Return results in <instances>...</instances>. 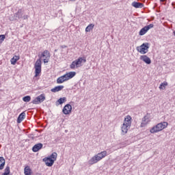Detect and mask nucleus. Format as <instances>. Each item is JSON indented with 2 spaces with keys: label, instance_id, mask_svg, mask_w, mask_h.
Returning a JSON list of instances; mask_svg holds the SVG:
<instances>
[{
  "label": "nucleus",
  "instance_id": "obj_1",
  "mask_svg": "<svg viewBox=\"0 0 175 175\" xmlns=\"http://www.w3.org/2000/svg\"><path fill=\"white\" fill-rule=\"evenodd\" d=\"M107 157V151L104 150L101 152L98 153L93 156L88 161V165H95V163H98L99 161H102L103 158H106Z\"/></svg>",
  "mask_w": 175,
  "mask_h": 175
},
{
  "label": "nucleus",
  "instance_id": "obj_2",
  "mask_svg": "<svg viewBox=\"0 0 175 175\" xmlns=\"http://www.w3.org/2000/svg\"><path fill=\"white\" fill-rule=\"evenodd\" d=\"M167 125H169L167 122H160L152 127L150 132V133H158V132H161V131H163V129L167 128Z\"/></svg>",
  "mask_w": 175,
  "mask_h": 175
},
{
  "label": "nucleus",
  "instance_id": "obj_3",
  "mask_svg": "<svg viewBox=\"0 0 175 175\" xmlns=\"http://www.w3.org/2000/svg\"><path fill=\"white\" fill-rule=\"evenodd\" d=\"M76 76V72H69L66 75L57 78V83L62 84V83H65V81H68V80H70V79H73Z\"/></svg>",
  "mask_w": 175,
  "mask_h": 175
},
{
  "label": "nucleus",
  "instance_id": "obj_4",
  "mask_svg": "<svg viewBox=\"0 0 175 175\" xmlns=\"http://www.w3.org/2000/svg\"><path fill=\"white\" fill-rule=\"evenodd\" d=\"M85 62H87V59H85V57H79L71 63L70 68V69L81 68V66H83V64H85Z\"/></svg>",
  "mask_w": 175,
  "mask_h": 175
},
{
  "label": "nucleus",
  "instance_id": "obj_5",
  "mask_svg": "<svg viewBox=\"0 0 175 175\" xmlns=\"http://www.w3.org/2000/svg\"><path fill=\"white\" fill-rule=\"evenodd\" d=\"M148 49H150L148 42L144 43L141 46H137V51L138 53H140V54H147V53H148Z\"/></svg>",
  "mask_w": 175,
  "mask_h": 175
},
{
  "label": "nucleus",
  "instance_id": "obj_6",
  "mask_svg": "<svg viewBox=\"0 0 175 175\" xmlns=\"http://www.w3.org/2000/svg\"><path fill=\"white\" fill-rule=\"evenodd\" d=\"M35 68V77H38L39 75L42 72V60L40 59H38L34 65Z\"/></svg>",
  "mask_w": 175,
  "mask_h": 175
},
{
  "label": "nucleus",
  "instance_id": "obj_7",
  "mask_svg": "<svg viewBox=\"0 0 175 175\" xmlns=\"http://www.w3.org/2000/svg\"><path fill=\"white\" fill-rule=\"evenodd\" d=\"M38 57L41 60L43 58L44 64H47L50 61V52L48 50H45L41 55H38Z\"/></svg>",
  "mask_w": 175,
  "mask_h": 175
},
{
  "label": "nucleus",
  "instance_id": "obj_8",
  "mask_svg": "<svg viewBox=\"0 0 175 175\" xmlns=\"http://www.w3.org/2000/svg\"><path fill=\"white\" fill-rule=\"evenodd\" d=\"M44 100H46V96L44 94H40L32 101V103L33 105H39V103H42V102H44Z\"/></svg>",
  "mask_w": 175,
  "mask_h": 175
},
{
  "label": "nucleus",
  "instance_id": "obj_9",
  "mask_svg": "<svg viewBox=\"0 0 175 175\" xmlns=\"http://www.w3.org/2000/svg\"><path fill=\"white\" fill-rule=\"evenodd\" d=\"M148 122H150V119L148 118V114H146L142 120L140 127L141 128H144L147 126L148 124Z\"/></svg>",
  "mask_w": 175,
  "mask_h": 175
},
{
  "label": "nucleus",
  "instance_id": "obj_10",
  "mask_svg": "<svg viewBox=\"0 0 175 175\" xmlns=\"http://www.w3.org/2000/svg\"><path fill=\"white\" fill-rule=\"evenodd\" d=\"M129 129H131V126H129V125L123 123L121 126L122 135H126L128 133V131H129Z\"/></svg>",
  "mask_w": 175,
  "mask_h": 175
},
{
  "label": "nucleus",
  "instance_id": "obj_11",
  "mask_svg": "<svg viewBox=\"0 0 175 175\" xmlns=\"http://www.w3.org/2000/svg\"><path fill=\"white\" fill-rule=\"evenodd\" d=\"M64 114L68 115L72 113V105L70 104L66 105L63 108Z\"/></svg>",
  "mask_w": 175,
  "mask_h": 175
},
{
  "label": "nucleus",
  "instance_id": "obj_12",
  "mask_svg": "<svg viewBox=\"0 0 175 175\" xmlns=\"http://www.w3.org/2000/svg\"><path fill=\"white\" fill-rule=\"evenodd\" d=\"M139 59L143 61V62H145V64H147V65H150L151 64V59L146 55H141Z\"/></svg>",
  "mask_w": 175,
  "mask_h": 175
},
{
  "label": "nucleus",
  "instance_id": "obj_13",
  "mask_svg": "<svg viewBox=\"0 0 175 175\" xmlns=\"http://www.w3.org/2000/svg\"><path fill=\"white\" fill-rule=\"evenodd\" d=\"M123 124L125 125H128L129 126H131L132 125V117L131 116L128 115L124 118V120Z\"/></svg>",
  "mask_w": 175,
  "mask_h": 175
},
{
  "label": "nucleus",
  "instance_id": "obj_14",
  "mask_svg": "<svg viewBox=\"0 0 175 175\" xmlns=\"http://www.w3.org/2000/svg\"><path fill=\"white\" fill-rule=\"evenodd\" d=\"M131 6H133V8H135V9H142V8H144V4L143 3L133 1L131 3Z\"/></svg>",
  "mask_w": 175,
  "mask_h": 175
},
{
  "label": "nucleus",
  "instance_id": "obj_15",
  "mask_svg": "<svg viewBox=\"0 0 175 175\" xmlns=\"http://www.w3.org/2000/svg\"><path fill=\"white\" fill-rule=\"evenodd\" d=\"M43 161L45 162L46 165L49 167L54 165V160H52L50 157H46L44 159Z\"/></svg>",
  "mask_w": 175,
  "mask_h": 175
},
{
  "label": "nucleus",
  "instance_id": "obj_16",
  "mask_svg": "<svg viewBox=\"0 0 175 175\" xmlns=\"http://www.w3.org/2000/svg\"><path fill=\"white\" fill-rule=\"evenodd\" d=\"M42 148H43V144L39 143L33 146L32 150L33 152H38V151H39V150H42Z\"/></svg>",
  "mask_w": 175,
  "mask_h": 175
},
{
  "label": "nucleus",
  "instance_id": "obj_17",
  "mask_svg": "<svg viewBox=\"0 0 175 175\" xmlns=\"http://www.w3.org/2000/svg\"><path fill=\"white\" fill-rule=\"evenodd\" d=\"M24 16V10L20 9L18 10L17 13L14 14L15 18H23Z\"/></svg>",
  "mask_w": 175,
  "mask_h": 175
},
{
  "label": "nucleus",
  "instance_id": "obj_18",
  "mask_svg": "<svg viewBox=\"0 0 175 175\" xmlns=\"http://www.w3.org/2000/svg\"><path fill=\"white\" fill-rule=\"evenodd\" d=\"M5 163L6 161H5V158L0 157V170H3Z\"/></svg>",
  "mask_w": 175,
  "mask_h": 175
},
{
  "label": "nucleus",
  "instance_id": "obj_19",
  "mask_svg": "<svg viewBox=\"0 0 175 175\" xmlns=\"http://www.w3.org/2000/svg\"><path fill=\"white\" fill-rule=\"evenodd\" d=\"M64 90V85L56 86L51 90V92H59Z\"/></svg>",
  "mask_w": 175,
  "mask_h": 175
},
{
  "label": "nucleus",
  "instance_id": "obj_20",
  "mask_svg": "<svg viewBox=\"0 0 175 175\" xmlns=\"http://www.w3.org/2000/svg\"><path fill=\"white\" fill-rule=\"evenodd\" d=\"M25 118V112H22L18 117L17 122L18 124H21V122Z\"/></svg>",
  "mask_w": 175,
  "mask_h": 175
},
{
  "label": "nucleus",
  "instance_id": "obj_21",
  "mask_svg": "<svg viewBox=\"0 0 175 175\" xmlns=\"http://www.w3.org/2000/svg\"><path fill=\"white\" fill-rule=\"evenodd\" d=\"M148 31V27H146V26H145L139 31V35H140V36H143V35H146V33H147Z\"/></svg>",
  "mask_w": 175,
  "mask_h": 175
},
{
  "label": "nucleus",
  "instance_id": "obj_22",
  "mask_svg": "<svg viewBox=\"0 0 175 175\" xmlns=\"http://www.w3.org/2000/svg\"><path fill=\"white\" fill-rule=\"evenodd\" d=\"M25 175H31L32 170L29 167V166H26L24 169Z\"/></svg>",
  "mask_w": 175,
  "mask_h": 175
},
{
  "label": "nucleus",
  "instance_id": "obj_23",
  "mask_svg": "<svg viewBox=\"0 0 175 175\" xmlns=\"http://www.w3.org/2000/svg\"><path fill=\"white\" fill-rule=\"evenodd\" d=\"M20 59V56L15 55L11 59L12 65H16V62Z\"/></svg>",
  "mask_w": 175,
  "mask_h": 175
},
{
  "label": "nucleus",
  "instance_id": "obj_24",
  "mask_svg": "<svg viewBox=\"0 0 175 175\" xmlns=\"http://www.w3.org/2000/svg\"><path fill=\"white\" fill-rule=\"evenodd\" d=\"M94 27H95V25L94 24H90L85 28V32H91L92 29H94Z\"/></svg>",
  "mask_w": 175,
  "mask_h": 175
},
{
  "label": "nucleus",
  "instance_id": "obj_25",
  "mask_svg": "<svg viewBox=\"0 0 175 175\" xmlns=\"http://www.w3.org/2000/svg\"><path fill=\"white\" fill-rule=\"evenodd\" d=\"M57 152H53L51 155L49 157V158H50L52 161L55 162V161H57Z\"/></svg>",
  "mask_w": 175,
  "mask_h": 175
},
{
  "label": "nucleus",
  "instance_id": "obj_26",
  "mask_svg": "<svg viewBox=\"0 0 175 175\" xmlns=\"http://www.w3.org/2000/svg\"><path fill=\"white\" fill-rule=\"evenodd\" d=\"M166 87H167V82H163L159 85V90H163V88H166Z\"/></svg>",
  "mask_w": 175,
  "mask_h": 175
},
{
  "label": "nucleus",
  "instance_id": "obj_27",
  "mask_svg": "<svg viewBox=\"0 0 175 175\" xmlns=\"http://www.w3.org/2000/svg\"><path fill=\"white\" fill-rule=\"evenodd\" d=\"M23 102H30L31 101V96H26L23 98Z\"/></svg>",
  "mask_w": 175,
  "mask_h": 175
},
{
  "label": "nucleus",
  "instance_id": "obj_28",
  "mask_svg": "<svg viewBox=\"0 0 175 175\" xmlns=\"http://www.w3.org/2000/svg\"><path fill=\"white\" fill-rule=\"evenodd\" d=\"M66 100V98L65 97L64 98H60L57 102L59 103V105H62V103H64L65 102V100Z\"/></svg>",
  "mask_w": 175,
  "mask_h": 175
},
{
  "label": "nucleus",
  "instance_id": "obj_29",
  "mask_svg": "<svg viewBox=\"0 0 175 175\" xmlns=\"http://www.w3.org/2000/svg\"><path fill=\"white\" fill-rule=\"evenodd\" d=\"M5 35H0V43H2L5 40Z\"/></svg>",
  "mask_w": 175,
  "mask_h": 175
},
{
  "label": "nucleus",
  "instance_id": "obj_30",
  "mask_svg": "<svg viewBox=\"0 0 175 175\" xmlns=\"http://www.w3.org/2000/svg\"><path fill=\"white\" fill-rule=\"evenodd\" d=\"M146 28H148L149 29H151V28H154V25L153 24H150L149 25L146 26Z\"/></svg>",
  "mask_w": 175,
  "mask_h": 175
},
{
  "label": "nucleus",
  "instance_id": "obj_31",
  "mask_svg": "<svg viewBox=\"0 0 175 175\" xmlns=\"http://www.w3.org/2000/svg\"><path fill=\"white\" fill-rule=\"evenodd\" d=\"M23 20H28V18H29V16H28V15H23Z\"/></svg>",
  "mask_w": 175,
  "mask_h": 175
},
{
  "label": "nucleus",
  "instance_id": "obj_32",
  "mask_svg": "<svg viewBox=\"0 0 175 175\" xmlns=\"http://www.w3.org/2000/svg\"><path fill=\"white\" fill-rule=\"evenodd\" d=\"M167 0H160V2H167Z\"/></svg>",
  "mask_w": 175,
  "mask_h": 175
},
{
  "label": "nucleus",
  "instance_id": "obj_33",
  "mask_svg": "<svg viewBox=\"0 0 175 175\" xmlns=\"http://www.w3.org/2000/svg\"><path fill=\"white\" fill-rule=\"evenodd\" d=\"M61 47H62V49H65V47H66V46L63 45V46H62Z\"/></svg>",
  "mask_w": 175,
  "mask_h": 175
},
{
  "label": "nucleus",
  "instance_id": "obj_34",
  "mask_svg": "<svg viewBox=\"0 0 175 175\" xmlns=\"http://www.w3.org/2000/svg\"><path fill=\"white\" fill-rule=\"evenodd\" d=\"M36 175H42V174H40V173H39V172H37V173L36 174Z\"/></svg>",
  "mask_w": 175,
  "mask_h": 175
},
{
  "label": "nucleus",
  "instance_id": "obj_35",
  "mask_svg": "<svg viewBox=\"0 0 175 175\" xmlns=\"http://www.w3.org/2000/svg\"><path fill=\"white\" fill-rule=\"evenodd\" d=\"M68 1H70V2H75V1H76V0H68Z\"/></svg>",
  "mask_w": 175,
  "mask_h": 175
}]
</instances>
